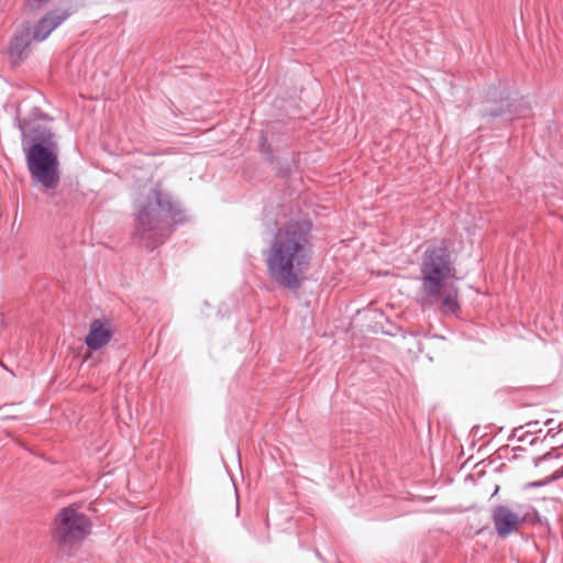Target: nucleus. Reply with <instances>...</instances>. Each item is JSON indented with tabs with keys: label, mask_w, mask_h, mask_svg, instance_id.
Masks as SVG:
<instances>
[{
	"label": "nucleus",
	"mask_w": 563,
	"mask_h": 563,
	"mask_svg": "<svg viewBox=\"0 0 563 563\" xmlns=\"http://www.w3.org/2000/svg\"><path fill=\"white\" fill-rule=\"evenodd\" d=\"M563 477V466L555 471L551 476H550V481H556V479H560Z\"/></svg>",
	"instance_id": "12"
},
{
	"label": "nucleus",
	"mask_w": 563,
	"mask_h": 563,
	"mask_svg": "<svg viewBox=\"0 0 563 563\" xmlns=\"http://www.w3.org/2000/svg\"><path fill=\"white\" fill-rule=\"evenodd\" d=\"M0 365L5 368L4 364L0 361Z\"/></svg>",
	"instance_id": "14"
},
{
	"label": "nucleus",
	"mask_w": 563,
	"mask_h": 563,
	"mask_svg": "<svg viewBox=\"0 0 563 563\" xmlns=\"http://www.w3.org/2000/svg\"><path fill=\"white\" fill-rule=\"evenodd\" d=\"M263 257L267 276L274 284L298 290L312 260L309 227L291 222L278 228L263 250Z\"/></svg>",
	"instance_id": "1"
},
{
	"label": "nucleus",
	"mask_w": 563,
	"mask_h": 563,
	"mask_svg": "<svg viewBox=\"0 0 563 563\" xmlns=\"http://www.w3.org/2000/svg\"><path fill=\"white\" fill-rule=\"evenodd\" d=\"M440 311L444 314L455 313L460 309L459 289L455 286L443 287L440 299Z\"/></svg>",
	"instance_id": "10"
},
{
	"label": "nucleus",
	"mask_w": 563,
	"mask_h": 563,
	"mask_svg": "<svg viewBox=\"0 0 563 563\" xmlns=\"http://www.w3.org/2000/svg\"><path fill=\"white\" fill-rule=\"evenodd\" d=\"M68 11L63 9H55L42 16L31 30L32 38L35 42H43L51 33L57 29L67 18Z\"/></svg>",
	"instance_id": "7"
},
{
	"label": "nucleus",
	"mask_w": 563,
	"mask_h": 563,
	"mask_svg": "<svg viewBox=\"0 0 563 563\" xmlns=\"http://www.w3.org/2000/svg\"><path fill=\"white\" fill-rule=\"evenodd\" d=\"M455 268L449 251L443 246H431L424 252L421 264V290L426 303L435 305Z\"/></svg>",
	"instance_id": "4"
},
{
	"label": "nucleus",
	"mask_w": 563,
	"mask_h": 563,
	"mask_svg": "<svg viewBox=\"0 0 563 563\" xmlns=\"http://www.w3.org/2000/svg\"><path fill=\"white\" fill-rule=\"evenodd\" d=\"M33 144L26 151V165L34 184L45 191L54 190L60 180L56 135L45 126L32 130Z\"/></svg>",
	"instance_id": "3"
},
{
	"label": "nucleus",
	"mask_w": 563,
	"mask_h": 563,
	"mask_svg": "<svg viewBox=\"0 0 563 563\" xmlns=\"http://www.w3.org/2000/svg\"><path fill=\"white\" fill-rule=\"evenodd\" d=\"M2 325H3V316H2V313H0V327H2Z\"/></svg>",
	"instance_id": "13"
},
{
	"label": "nucleus",
	"mask_w": 563,
	"mask_h": 563,
	"mask_svg": "<svg viewBox=\"0 0 563 563\" xmlns=\"http://www.w3.org/2000/svg\"><path fill=\"white\" fill-rule=\"evenodd\" d=\"M89 518L73 507L63 508L54 520L53 532L64 545H71L84 540L90 532Z\"/></svg>",
	"instance_id": "5"
},
{
	"label": "nucleus",
	"mask_w": 563,
	"mask_h": 563,
	"mask_svg": "<svg viewBox=\"0 0 563 563\" xmlns=\"http://www.w3.org/2000/svg\"><path fill=\"white\" fill-rule=\"evenodd\" d=\"M113 331L110 321L96 319L90 323L85 343L91 350H99L109 343Z\"/></svg>",
	"instance_id": "9"
},
{
	"label": "nucleus",
	"mask_w": 563,
	"mask_h": 563,
	"mask_svg": "<svg viewBox=\"0 0 563 563\" xmlns=\"http://www.w3.org/2000/svg\"><path fill=\"white\" fill-rule=\"evenodd\" d=\"M515 106L508 99L500 100L497 108H490L489 114L492 117H501L508 113L507 120H511L512 115H521V112L517 109H512Z\"/></svg>",
	"instance_id": "11"
},
{
	"label": "nucleus",
	"mask_w": 563,
	"mask_h": 563,
	"mask_svg": "<svg viewBox=\"0 0 563 563\" xmlns=\"http://www.w3.org/2000/svg\"><path fill=\"white\" fill-rule=\"evenodd\" d=\"M135 235L147 249H154L185 220L184 211L169 194L155 186L144 188L135 201Z\"/></svg>",
	"instance_id": "2"
},
{
	"label": "nucleus",
	"mask_w": 563,
	"mask_h": 563,
	"mask_svg": "<svg viewBox=\"0 0 563 563\" xmlns=\"http://www.w3.org/2000/svg\"><path fill=\"white\" fill-rule=\"evenodd\" d=\"M32 38L31 29H24L15 34L7 49L8 59L11 65L21 64L31 52Z\"/></svg>",
	"instance_id": "8"
},
{
	"label": "nucleus",
	"mask_w": 563,
	"mask_h": 563,
	"mask_svg": "<svg viewBox=\"0 0 563 563\" xmlns=\"http://www.w3.org/2000/svg\"><path fill=\"white\" fill-rule=\"evenodd\" d=\"M527 515L521 505H516L514 508L503 505L495 507L493 521L497 533L500 537H507L517 531Z\"/></svg>",
	"instance_id": "6"
}]
</instances>
